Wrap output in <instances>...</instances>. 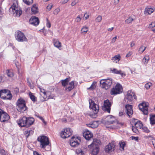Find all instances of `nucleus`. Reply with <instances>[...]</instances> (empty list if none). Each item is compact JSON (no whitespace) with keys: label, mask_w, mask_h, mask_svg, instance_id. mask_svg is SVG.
<instances>
[{"label":"nucleus","mask_w":155,"mask_h":155,"mask_svg":"<svg viewBox=\"0 0 155 155\" xmlns=\"http://www.w3.org/2000/svg\"><path fill=\"white\" fill-rule=\"evenodd\" d=\"M132 54V53L131 52H129L126 55V57L128 58L130 56H131Z\"/></svg>","instance_id":"59"},{"label":"nucleus","mask_w":155,"mask_h":155,"mask_svg":"<svg viewBox=\"0 0 155 155\" xmlns=\"http://www.w3.org/2000/svg\"><path fill=\"white\" fill-rule=\"evenodd\" d=\"M33 154L34 155H41V154L39 153L38 152L36 151H34L33 152Z\"/></svg>","instance_id":"61"},{"label":"nucleus","mask_w":155,"mask_h":155,"mask_svg":"<svg viewBox=\"0 0 155 155\" xmlns=\"http://www.w3.org/2000/svg\"><path fill=\"white\" fill-rule=\"evenodd\" d=\"M31 11L32 13L34 14H36L38 12V7L36 4H34L31 8Z\"/></svg>","instance_id":"31"},{"label":"nucleus","mask_w":155,"mask_h":155,"mask_svg":"<svg viewBox=\"0 0 155 155\" xmlns=\"http://www.w3.org/2000/svg\"><path fill=\"white\" fill-rule=\"evenodd\" d=\"M69 0H61V3L62 4H65Z\"/></svg>","instance_id":"60"},{"label":"nucleus","mask_w":155,"mask_h":155,"mask_svg":"<svg viewBox=\"0 0 155 155\" xmlns=\"http://www.w3.org/2000/svg\"><path fill=\"white\" fill-rule=\"evenodd\" d=\"M111 105V104L109 100H105L104 101V106L102 107L103 110L109 113H110Z\"/></svg>","instance_id":"13"},{"label":"nucleus","mask_w":155,"mask_h":155,"mask_svg":"<svg viewBox=\"0 0 155 155\" xmlns=\"http://www.w3.org/2000/svg\"><path fill=\"white\" fill-rule=\"evenodd\" d=\"M115 147V144L114 142L109 143L105 147V150L107 153H110L114 150Z\"/></svg>","instance_id":"16"},{"label":"nucleus","mask_w":155,"mask_h":155,"mask_svg":"<svg viewBox=\"0 0 155 155\" xmlns=\"http://www.w3.org/2000/svg\"><path fill=\"white\" fill-rule=\"evenodd\" d=\"M100 84L102 88L107 89L111 86L112 80L111 79H102L100 81Z\"/></svg>","instance_id":"7"},{"label":"nucleus","mask_w":155,"mask_h":155,"mask_svg":"<svg viewBox=\"0 0 155 155\" xmlns=\"http://www.w3.org/2000/svg\"><path fill=\"white\" fill-rule=\"evenodd\" d=\"M78 2V1L77 0H74L71 3V5L73 6L75 5Z\"/></svg>","instance_id":"52"},{"label":"nucleus","mask_w":155,"mask_h":155,"mask_svg":"<svg viewBox=\"0 0 155 155\" xmlns=\"http://www.w3.org/2000/svg\"><path fill=\"white\" fill-rule=\"evenodd\" d=\"M115 119L113 116L110 115L108 116L103 123L106 125L113 124L114 122Z\"/></svg>","instance_id":"15"},{"label":"nucleus","mask_w":155,"mask_h":155,"mask_svg":"<svg viewBox=\"0 0 155 155\" xmlns=\"http://www.w3.org/2000/svg\"><path fill=\"white\" fill-rule=\"evenodd\" d=\"M76 153L77 155H84V152L81 148H78L76 150Z\"/></svg>","instance_id":"34"},{"label":"nucleus","mask_w":155,"mask_h":155,"mask_svg":"<svg viewBox=\"0 0 155 155\" xmlns=\"http://www.w3.org/2000/svg\"><path fill=\"white\" fill-rule=\"evenodd\" d=\"M89 16L86 13L84 14V18H85V20H86L87 19L89 18Z\"/></svg>","instance_id":"58"},{"label":"nucleus","mask_w":155,"mask_h":155,"mask_svg":"<svg viewBox=\"0 0 155 155\" xmlns=\"http://www.w3.org/2000/svg\"><path fill=\"white\" fill-rule=\"evenodd\" d=\"M9 118L8 115L2 110L0 109V120L2 122L8 121Z\"/></svg>","instance_id":"12"},{"label":"nucleus","mask_w":155,"mask_h":155,"mask_svg":"<svg viewBox=\"0 0 155 155\" xmlns=\"http://www.w3.org/2000/svg\"><path fill=\"white\" fill-rule=\"evenodd\" d=\"M29 95L30 99L33 102H35L37 101L36 97L31 92H30L29 93Z\"/></svg>","instance_id":"33"},{"label":"nucleus","mask_w":155,"mask_h":155,"mask_svg":"<svg viewBox=\"0 0 155 155\" xmlns=\"http://www.w3.org/2000/svg\"><path fill=\"white\" fill-rule=\"evenodd\" d=\"M152 85V83L148 82L145 85V87L147 89H149Z\"/></svg>","instance_id":"44"},{"label":"nucleus","mask_w":155,"mask_h":155,"mask_svg":"<svg viewBox=\"0 0 155 155\" xmlns=\"http://www.w3.org/2000/svg\"><path fill=\"white\" fill-rule=\"evenodd\" d=\"M110 71H112V72L116 74H120L121 77H124L126 76V74L125 73L121 70H118L116 68H111Z\"/></svg>","instance_id":"21"},{"label":"nucleus","mask_w":155,"mask_h":155,"mask_svg":"<svg viewBox=\"0 0 155 155\" xmlns=\"http://www.w3.org/2000/svg\"><path fill=\"white\" fill-rule=\"evenodd\" d=\"M47 26L48 28H50L51 26V25L48 18H47Z\"/></svg>","instance_id":"54"},{"label":"nucleus","mask_w":155,"mask_h":155,"mask_svg":"<svg viewBox=\"0 0 155 155\" xmlns=\"http://www.w3.org/2000/svg\"><path fill=\"white\" fill-rule=\"evenodd\" d=\"M53 42L55 47L58 48L61 47V43L57 39H53Z\"/></svg>","instance_id":"27"},{"label":"nucleus","mask_w":155,"mask_h":155,"mask_svg":"<svg viewBox=\"0 0 155 155\" xmlns=\"http://www.w3.org/2000/svg\"><path fill=\"white\" fill-rule=\"evenodd\" d=\"M27 117L25 116L19 119L18 120V125L21 127H27Z\"/></svg>","instance_id":"19"},{"label":"nucleus","mask_w":155,"mask_h":155,"mask_svg":"<svg viewBox=\"0 0 155 155\" xmlns=\"http://www.w3.org/2000/svg\"><path fill=\"white\" fill-rule=\"evenodd\" d=\"M98 121H93L91 123L87 124V126L92 128H94L98 126Z\"/></svg>","instance_id":"26"},{"label":"nucleus","mask_w":155,"mask_h":155,"mask_svg":"<svg viewBox=\"0 0 155 155\" xmlns=\"http://www.w3.org/2000/svg\"><path fill=\"white\" fill-rule=\"evenodd\" d=\"M88 28L87 27H83L81 30V33H86L88 31Z\"/></svg>","instance_id":"41"},{"label":"nucleus","mask_w":155,"mask_h":155,"mask_svg":"<svg viewBox=\"0 0 155 155\" xmlns=\"http://www.w3.org/2000/svg\"><path fill=\"white\" fill-rule=\"evenodd\" d=\"M81 20V18L79 15L75 19V21L77 22H79Z\"/></svg>","instance_id":"50"},{"label":"nucleus","mask_w":155,"mask_h":155,"mask_svg":"<svg viewBox=\"0 0 155 155\" xmlns=\"http://www.w3.org/2000/svg\"><path fill=\"white\" fill-rule=\"evenodd\" d=\"M117 123L119 125V126H123L124 125V123H122L120 122H119L118 121H117Z\"/></svg>","instance_id":"57"},{"label":"nucleus","mask_w":155,"mask_h":155,"mask_svg":"<svg viewBox=\"0 0 155 155\" xmlns=\"http://www.w3.org/2000/svg\"><path fill=\"white\" fill-rule=\"evenodd\" d=\"M142 129L146 133H149L150 132L149 130L146 127H142Z\"/></svg>","instance_id":"47"},{"label":"nucleus","mask_w":155,"mask_h":155,"mask_svg":"<svg viewBox=\"0 0 155 155\" xmlns=\"http://www.w3.org/2000/svg\"><path fill=\"white\" fill-rule=\"evenodd\" d=\"M27 127H28L32 125L35 121V119L32 117H27Z\"/></svg>","instance_id":"25"},{"label":"nucleus","mask_w":155,"mask_h":155,"mask_svg":"<svg viewBox=\"0 0 155 155\" xmlns=\"http://www.w3.org/2000/svg\"><path fill=\"white\" fill-rule=\"evenodd\" d=\"M52 7V5H48L47 7L46 11H49L50 10Z\"/></svg>","instance_id":"53"},{"label":"nucleus","mask_w":155,"mask_h":155,"mask_svg":"<svg viewBox=\"0 0 155 155\" xmlns=\"http://www.w3.org/2000/svg\"><path fill=\"white\" fill-rule=\"evenodd\" d=\"M72 131L70 128H67L64 129V131H62L60 134V136L63 138H66L69 137L71 135Z\"/></svg>","instance_id":"11"},{"label":"nucleus","mask_w":155,"mask_h":155,"mask_svg":"<svg viewBox=\"0 0 155 155\" xmlns=\"http://www.w3.org/2000/svg\"><path fill=\"white\" fill-rule=\"evenodd\" d=\"M146 47H145L144 46H142L140 48H139V51L141 54L143 53V51L145 50L146 49Z\"/></svg>","instance_id":"40"},{"label":"nucleus","mask_w":155,"mask_h":155,"mask_svg":"<svg viewBox=\"0 0 155 155\" xmlns=\"http://www.w3.org/2000/svg\"><path fill=\"white\" fill-rule=\"evenodd\" d=\"M80 142L81 140L80 138L78 137L75 138L73 137L70 140V145L72 147H75L79 144V143Z\"/></svg>","instance_id":"14"},{"label":"nucleus","mask_w":155,"mask_h":155,"mask_svg":"<svg viewBox=\"0 0 155 155\" xmlns=\"http://www.w3.org/2000/svg\"><path fill=\"white\" fill-rule=\"evenodd\" d=\"M116 40L114 38H112L111 43H113L115 42Z\"/></svg>","instance_id":"64"},{"label":"nucleus","mask_w":155,"mask_h":155,"mask_svg":"<svg viewBox=\"0 0 155 155\" xmlns=\"http://www.w3.org/2000/svg\"><path fill=\"white\" fill-rule=\"evenodd\" d=\"M135 45V44L134 43V42L132 41L131 43L130 46L131 47H133Z\"/></svg>","instance_id":"62"},{"label":"nucleus","mask_w":155,"mask_h":155,"mask_svg":"<svg viewBox=\"0 0 155 155\" xmlns=\"http://www.w3.org/2000/svg\"><path fill=\"white\" fill-rule=\"evenodd\" d=\"M150 124L152 125L155 124V115H150Z\"/></svg>","instance_id":"32"},{"label":"nucleus","mask_w":155,"mask_h":155,"mask_svg":"<svg viewBox=\"0 0 155 155\" xmlns=\"http://www.w3.org/2000/svg\"><path fill=\"white\" fill-rule=\"evenodd\" d=\"M40 90V91L41 92L43 93L44 95V97H45V96H48V97L47 98V99H49L50 98H53V97H51V96L50 95V94H51L50 92L49 91H47L46 92H45V91L44 89H41V87H39Z\"/></svg>","instance_id":"24"},{"label":"nucleus","mask_w":155,"mask_h":155,"mask_svg":"<svg viewBox=\"0 0 155 155\" xmlns=\"http://www.w3.org/2000/svg\"><path fill=\"white\" fill-rule=\"evenodd\" d=\"M134 125L136 128H139L140 129H141L143 127L142 123L140 121H137L135 123Z\"/></svg>","instance_id":"30"},{"label":"nucleus","mask_w":155,"mask_h":155,"mask_svg":"<svg viewBox=\"0 0 155 155\" xmlns=\"http://www.w3.org/2000/svg\"><path fill=\"white\" fill-rule=\"evenodd\" d=\"M125 108L126 109L125 112L127 115L129 117H131L133 114L132 106L128 104H126L125 106Z\"/></svg>","instance_id":"18"},{"label":"nucleus","mask_w":155,"mask_h":155,"mask_svg":"<svg viewBox=\"0 0 155 155\" xmlns=\"http://www.w3.org/2000/svg\"><path fill=\"white\" fill-rule=\"evenodd\" d=\"M134 19L131 17H129L128 19L125 20V22L126 23L129 24Z\"/></svg>","instance_id":"43"},{"label":"nucleus","mask_w":155,"mask_h":155,"mask_svg":"<svg viewBox=\"0 0 155 155\" xmlns=\"http://www.w3.org/2000/svg\"><path fill=\"white\" fill-rule=\"evenodd\" d=\"M114 27H111V28H109L107 29V30L108 31H112L114 29Z\"/></svg>","instance_id":"63"},{"label":"nucleus","mask_w":155,"mask_h":155,"mask_svg":"<svg viewBox=\"0 0 155 155\" xmlns=\"http://www.w3.org/2000/svg\"><path fill=\"white\" fill-rule=\"evenodd\" d=\"M154 27H155V23L154 22H152L148 26V28H152Z\"/></svg>","instance_id":"46"},{"label":"nucleus","mask_w":155,"mask_h":155,"mask_svg":"<svg viewBox=\"0 0 155 155\" xmlns=\"http://www.w3.org/2000/svg\"><path fill=\"white\" fill-rule=\"evenodd\" d=\"M102 19V17L101 16L99 15L96 18V21L97 22H100L101 21Z\"/></svg>","instance_id":"45"},{"label":"nucleus","mask_w":155,"mask_h":155,"mask_svg":"<svg viewBox=\"0 0 155 155\" xmlns=\"http://www.w3.org/2000/svg\"><path fill=\"white\" fill-rule=\"evenodd\" d=\"M29 133L28 135L27 136V137H28L30 135H32L33 133V131L32 130H30L29 131V132L27 131L26 133Z\"/></svg>","instance_id":"55"},{"label":"nucleus","mask_w":155,"mask_h":155,"mask_svg":"<svg viewBox=\"0 0 155 155\" xmlns=\"http://www.w3.org/2000/svg\"><path fill=\"white\" fill-rule=\"evenodd\" d=\"M101 144L100 140L94 138L93 139V142L88 146L90 150L93 155H97L99 152V145Z\"/></svg>","instance_id":"1"},{"label":"nucleus","mask_w":155,"mask_h":155,"mask_svg":"<svg viewBox=\"0 0 155 155\" xmlns=\"http://www.w3.org/2000/svg\"><path fill=\"white\" fill-rule=\"evenodd\" d=\"M69 81V78H67L64 80H61V81L62 86L64 87H66L68 84Z\"/></svg>","instance_id":"29"},{"label":"nucleus","mask_w":155,"mask_h":155,"mask_svg":"<svg viewBox=\"0 0 155 155\" xmlns=\"http://www.w3.org/2000/svg\"><path fill=\"white\" fill-rule=\"evenodd\" d=\"M139 109L141 110L144 115H147L148 114V103L147 102H142L139 105Z\"/></svg>","instance_id":"10"},{"label":"nucleus","mask_w":155,"mask_h":155,"mask_svg":"<svg viewBox=\"0 0 155 155\" xmlns=\"http://www.w3.org/2000/svg\"><path fill=\"white\" fill-rule=\"evenodd\" d=\"M153 12V9L151 8H146L145 13H147L148 14H150Z\"/></svg>","instance_id":"36"},{"label":"nucleus","mask_w":155,"mask_h":155,"mask_svg":"<svg viewBox=\"0 0 155 155\" xmlns=\"http://www.w3.org/2000/svg\"><path fill=\"white\" fill-rule=\"evenodd\" d=\"M9 10L12 11L15 16L17 17H20L22 13V10L18 8L17 5L14 4L10 8Z\"/></svg>","instance_id":"6"},{"label":"nucleus","mask_w":155,"mask_h":155,"mask_svg":"<svg viewBox=\"0 0 155 155\" xmlns=\"http://www.w3.org/2000/svg\"><path fill=\"white\" fill-rule=\"evenodd\" d=\"M96 82H93L91 86L87 88V90H93L95 89L96 87Z\"/></svg>","instance_id":"39"},{"label":"nucleus","mask_w":155,"mask_h":155,"mask_svg":"<svg viewBox=\"0 0 155 155\" xmlns=\"http://www.w3.org/2000/svg\"><path fill=\"white\" fill-rule=\"evenodd\" d=\"M93 135L92 133L88 130H87L84 132L83 133V137L87 140H89L90 138L93 137Z\"/></svg>","instance_id":"22"},{"label":"nucleus","mask_w":155,"mask_h":155,"mask_svg":"<svg viewBox=\"0 0 155 155\" xmlns=\"http://www.w3.org/2000/svg\"><path fill=\"white\" fill-rule=\"evenodd\" d=\"M125 114L124 113V112L120 111L119 112V116L120 117H123L125 116Z\"/></svg>","instance_id":"48"},{"label":"nucleus","mask_w":155,"mask_h":155,"mask_svg":"<svg viewBox=\"0 0 155 155\" xmlns=\"http://www.w3.org/2000/svg\"><path fill=\"white\" fill-rule=\"evenodd\" d=\"M133 97L135 100L137 99V97L135 94L131 91L129 90L128 91L127 94L126 95L125 99H127L130 102L132 100Z\"/></svg>","instance_id":"17"},{"label":"nucleus","mask_w":155,"mask_h":155,"mask_svg":"<svg viewBox=\"0 0 155 155\" xmlns=\"http://www.w3.org/2000/svg\"><path fill=\"white\" fill-rule=\"evenodd\" d=\"M75 82H76L74 81H72L69 83L68 86L66 87L65 90L66 91L70 92L74 87V84Z\"/></svg>","instance_id":"23"},{"label":"nucleus","mask_w":155,"mask_h":155,"mask_svg":"<svg viewBox=\"0 0 155 155\" xmlns=\"http://www.w3.org/2000/svg\"><path fill=\"white\" fill-rule=\"evenodd\" d=\"M132 139L133 140H135V141H138L139 140V138L138 137H132Z\"/></svg>","instance_id":"56"},{"label":"nucleus","mask_w":155,"mask_h":155,"mask_svg":"<svg viewBox=\"0 0 155 155\" xmlns=\"http://www.w3.org/2000/svg\"><path fill=\"white\" fill-rule=\"evenodd\" d=\"M23 2L28 5H30L33 2V0H23Z\"/></svg>","instance_id":"37"},{"label":"nucleus","mask_w":155,"mask_h":155,"mask_svg":"<svg viewBox=\"0 0 155 155\" xmlns=\"http://www.w3.org/2000/svg\"><path fill=\"white\" fill-rule=\"evenodd\" d=\"M16 108L18 111L24 112L27 111V107L26 106L25 101L22 98L18 99L16 103Z\"/></svg>","instance_id":"3"},{"label":"nucleus","mask_w":155,"mask_h":155,"mask_svg":"<svg viewBox=\"0 0 155 155\" xmlns=\"http://www.w3.org/2000/svg\"><path fill=\"white\" fill-rule=\"evenodd\" d=\"M15 38L16 40L19 42H23L27 41L24 34L19 31H17L15 33Z\"/></svg>","instance_id":"8"},{"label":"nucleus","mask_w":155,"mask_h":155,"mask_svg":"<svg viewBox=\"0 0 155 155\" xmlns=\"http://www.w3.org/2000/svg\"><path fill=\"white\" fill-rule=\"evenodd\" d=\"M6 73L8 77H12L14 76L13 73L11 71L9 70H6Z\"/></svg>","instance_id":"38"},{"label":"nucleus","mask_w":155,"mask_h":155,"mask_svg":"<svg viewBox=\"0 0 155 155\" xmlns=\"http://www.w3.org/2000/svg\"><path fill=\"white\" fill-rule=\"evenodd\" d=\"M12 95L9 90L6 89L0 91V97L4 99L10 100L12 99Z\"/></svg>","instance_id":"5"},{"label":"nucleus","mask_w":155,"mask_h":155,"mask_svg":"<svg viewBox=\"0 0 155 155\" xmlns=\"http://www.w3.org/2000/svg\"><path fill=\"white\" fill-rule=\"evenodd\" d=\"M150 59L149 55H145L142 59V62L145 65H147Z\"/></svg>","instance_id":"28"},{"label":"nucleus","mask_w":155,"mask_h":155,"mask_svg":"<svg viewBox=\"0 0 155 155\" xmlns=\"http://www.w3.org/2000/svg\"><path fill=\"white\" fill-rule=\"evenodd\" d=\"M120 147L121 148L122 150L124 149V147L125 145V143L124 142L121 141L119 143Z\"/></svg>","instance_id":"42"},{"label":"nucleus","mask_w":155,"mask_h":155,"mask_svg":"<svg viewBox=\"0 0 155 155\" xmlns=\"http://www.w3.org/2000/svg\"><path fill=\"white\" fill-rule=\"evenodd\" d=\"M89 107L92 110V112L90 114V116L92 118H95L97 117V113L99 110V106L96 104L94 101L91 99L89 100Z\"/></svg>","instance_id":"2"},{"label":"nucleus","mask_w":155,"mask_h":155,"mask_svg":"<svg viewBox=\"0 0 155 155\" xmlns=\"http://www.w3.org/2000/svg\"><path fill=\"white\" fill-rule=\"evenodd\" d=\"M137 128L135 127L134 126H132V129L133 131L135 133H137L138 131V130L137 129Z\"/></svg>","instance_id":"49"},{"label":"nucleus","mask_w":155,"mask_h":155,"mask_svg":"<svg viewBox=\"0 0 155 155\" xmlns=\"http://www.w3.org/2000/svg\"><path fill=\"white\" fill-rule=\"evenodd\" d=\"M30 23L34 25H37L39 23V21L38 18L35 16L32 17L29 20Z\"/></svg>","instance_id":"20"},{"label":"nucleus","mask_w":155,"mask_h":155,"mask_svg":"<svg viewBox=\"0 0 155 155\" xmlns=\"http://www.w3.org/2000/svg\"><path fill=\"white\" fill-rule=\"evenodd\" d=\"M37 140L40 142V146L42 148H45L49 145V138L46 136H40L38 138Z\"/></svg>","instance_id":"4"},{"label":"nucleus","mask_w":155,"mask_h":155,"mask_svg":"<svg viewBox=\"0 0 155 155\" xmlns=\"http://www.w3.org/2000/svg\"><path fill=\"white\" fill-rule=\"evenodd\" d=\"M120 56L119 55H117L112 58L111 59L114 62L117 63V61H119L120 60Z\"/></svg>","instance_id":"35"},{"label":"nucleus","mask_w":155,"mask_h":155,"mask_svg":"<svg viewBox=\"0 0 155 155\" xmlns=\"http://www.w3.org/2000/svg\"><path fill=\"white\" fill-rule=\"evenodd\" d=\"M122 86L120 84H117L111 90L110 94L111 95H115L122 93Z\"/></svg>","instance_id":"9"},{"label":"nucleus","mask_w":155,"mask_h":155,"mask_svg":"<svg viewBox=\"0 0 155 155\" xmlns=\"http://www.w3.org/2000/svg\"><path fill=\"white\" fill-rule=\"evenodd\" d=\"M59 11H60L59 9V8L56 9L54 10V11L53 12V13L54 15H57L58 13L59 12Z\"/></svg>","instance_id":"51"}]
</instances>
